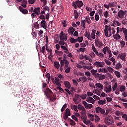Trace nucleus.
Listing matches in <instances>:
<instances>
[{"instance_id": "nucleus-1", "label": "nucleus", "mask_w": 127, "mask_h": 127, "mask_svg": "<svg viewBox=\"0 0 127 127\" xmlns=\"http://www.w3.org/2000/svg\"><path fill=\"white\" fill-rule=\"evenodd\" d=\"M64 69L65 73H67V74L70 73L71 67L69 66V61H65Z\"/></svg>"}, {"instance_id": "nucleus-2", "label": "nucleus", "mask_w": 127, "mask_h": 127, "mask_svg": "<svg viewBox=\"0 0 127 127\" xmlns=\"http://www.w3.org/2000/svg\"><path fill=\"white\" fill-rule=\"evenodd\" d=\"M67 38L68 36H67V34H65L63 31H61L60 33V40H64L65 41H67Z\"/></svg>"}, {"instance_id": "nucleus-3", "label": "nucleus", "mask_w": 127, "mask_h": 127, "mask_svg": "<svg viewBox=\"0 0 127 127\" xmlns=\"http://www.w3.org/2000/svg\"><path fill=\"white\" fill-rule=\"evenodd\" d=\"M80 96L79 94H75V98H73L72 100L73 102H74L75 104H78L79 103H80V101H81V99H80Z\"/></svg>"}, {"instance_id": "nucleus-4", "label": "nucleus", "mask_w": 127, "mask_h": 127, "mask_svg": "<svg viewBox=\"0 0 127 127\" xmlns=\"http://www.w3.org/2000/svg\"><path fill=\"white\" fill-rule=\"evenodd\" d=\"M93 65L97 67V68H99V67H103L105 66V63L101 62H95L93 63Z\"/></svg>"}, {"instance_id": "nucleus-5", "label": "nucleus", "mask_w": 127, "mask_h": 127, "mask_svg": "<svg viewBox=\"0 0 127 127\" xmlns=\"http://www.w3.org/2000/svg\"><path fill=\"white\" fill-rule=\"evenodd\" d=\"M95 110L96 114H99V113H100L101 115H104L106 113V110L102 109L101 107H97L96 108Z\"/></svg>"}, {"instance_id": "nucleus-6", "label": "nucleus", "mask_w": 127, "mask_h": 127, "mask_svg": "<svg viewBox=\"0 0 127 127\" xmlns=\"http://www.w3.org/2000/svg\"><path fill=\"white\" fill-rule=\"evenodd\" d=\"M95 42L96 46L98 47V48H101V47L104 46V44H103L102 41L99 40V39H96Z\"/></svg>"}, {"instance_id": "nucleus-7", "label": "nucleus", "mask_w": 127, "mask_h": 127, "mask_svg": "<svg viewBox=\"0 0 127 127\" xmlns=\"http://www.w3.org/2000/svg\"><path fill=\"white\" fill-rule=\"evenodd\" d=\"M45 94L48 98H50L51 95H53V92L49 88H47L45 91Z\"/></svg>"}, {"instance_id": "nucleus-8", "label": "nucleus", "mask_w": 127, "mask_h": 127, "mask_svg": "<svg viewBox=\"0 0 127 127\" xmlns=\"http://www.w3.org/2000/svg\"><path fill=\"white\" fill-rule=\"evenodd\" d=\"M127 13V12H125L123 10H120L118 13V15L119 17V18H121V19H123L124 17H125V15Z\"/></svg>"}, {"instance_id": "nucleus-9", "label": "nucleus", "mask_w": 127, "mask_h": 127, "mask_svg": "<svg viewBox=\"0 0 127 127\" xmlns=\"http://www.w3.org/2000/svg\"><path fill=\"white\" fill-rule=\"evenodd\" d=\"M83 104L84 105L85 108L87 109V110H91L93 108V105L91 104H88L86 101H83Z\"/></svg>"}, {"instance_id": "nucleus-10", "label": "nucleus", "mask_w": 127, "mask_h": 127, "mask_svg": "<svg viewBox=\"0 0 127 127\" xmlns=\"http://www.w3.org/2000/svg\"><path fill=\"white\" fill-rule=\"evenodd\" d=\"M86 102H87V103H90L91 104H95V100L92 97H88L86 99Z\"/></svg>"}, {"instance_id": "nucleus-11", "label": "nucleus", "mask_w": 127, "mask_h": 127, "mask_svg": "<svg viewBox=\"0 0 127 127\" xmlns=\"http://www.w3.org/2000/svg\"><path fill=\"white\" fill-rule=\"evenodd\" d=\"M55 83L57 86H58V87H61V83H60V79L59 78L55 77Z\"/></svg>"}, {"instance_id": "nucleus-12", "label": "nucleus", "mask_w": 127, "mask_h": 127, "mask_svg": "<svg viewBox=\"0 0 127 127\" xmlns=\"http://www.w3.org/2000/svg\"><path fill=\"white\" fill-rule=\"evenodd\" d=\"M75 3L76 5H77V7H78V8H81V7H82V6H83V5H84L83 4V1H80L79 0H76L75 1Z\"/></svg>"}, {"instance_id": "nucleus-13", "label": "nucleus", "mask_w": 127, "mask_h": 127, "mask_svg": "<svg viewBox=\"0 0 127 127\" xmlns=\"http://www.w3.org/2000/svg\"><path fill=\"white\" fill-rule=\"evenodd\" d=\"M104 91L106 93H110L112 91V86H105L104 87Z\"/></svg>"}, {"instance_id": "nucleus-14", "label": "nucleus", "mask_w": 127, "mask_h": 127, "mask_svg": "<svg viewBox=\"0 0 127 127\" xmlns=\"http://www.w3.org/2000/svg\"><path fill=\"white\" fill-rule=\"evenodd\" d=\"M41 27H43L44 29L47 28V23L45 21V20H43L41 22Z\"/></svg>"}, {"instance_id": "nucleus-15", "label": "nucleus", "mask_w": 127, "mask_h": 127, "mask_svg": "<svg viewBox=\"0 0 127 127\" xmlns=\"http://www.w3.org/2000/svg\"><path fill=\"white\" fill-rule=\"evenodd\" d=\"M126 53H121L119 55V57H120V59L121 60H123V61L126 62Z\"/></svg>"}, {"instance_id": "nucleus-16", "label": "nucleus", "mask_w": 127, "mask_h": 127, "mask_svg": "<svg viewBox=\"0 0 127 127\" xmlns=\"http://www.w3.org/2000/svg\"><path fill=\"white\" fill-rule=\"evenodd\" d=\"M19 9L21 11L22 13L24 14H26L28 12V11L26 9H23V8L21 6H19Z\"/></svg>"}, {"instance_id": "nucleus-17", "label": "nucleus", "mask_w": 127, "mask_h": 127, "mask_svg": "<svg viewBox=\"0 0 127 127\" xmlns=\"http://www.w3.org/2000/svg\"><path fill=\"white\" fill-rule=\"evenodd\" d=\"M74 31H75V28H74L73 27H70L68 29L67 32L70 35H73V33H74Z\"/></svg>"}, {"instance_id": "nucleus-18", "label": "nucleus", "mask_w": 127, "mask_h": 127, "mask_svg": "<svg viewBox=\"0 0 127 127\" xmlns=\"http://www.w3.org/2000/svg\"><path fill=\"white\" fill-rule=\"evenodd\" d=\"M33 12L37 14V15H39L40 14V8L36 7L33 10Z\"/></svg>"}, {"instance_id": "nucleus-19", "label": "nucleus", "mask_w": 127, "mask_h": 127, "mask_svg": "<svg viewBox=\"0 0 127 127\" xmlns=\"http://www.w3.org/2000/svg\"><path fill=\"white\" fill-rule=\"evenodd\" d=\"M91 46H92V49L93 51L95 53L97 56H98L99 53L98 52V51H97V49H96V47H95V46L94 45V44H92Z\"/></svg>"}, {"instance_id": "nucleus-20", "label": "nucleus", "mask_w": 127, "mask_h": 127, "mask_svg": "<svg viewBox=\"0 0 127 127\" xmlns=\"http://www.w3.org/2000/svg\"><path fill=\"white\" fill-rule=\"evenodd\" d=\"M82 81L83 83H86V82H87V77L86 76H82L79 77V81L82 82Z\"/></svg>"}, {"instance_id": "nucleus-21", "label": "nucleus", "mask_w": 127, "mask_h": 127, "mask_svg": "<svg viewBox=\"0 0 127 127\" xmlns=\"http://www.w3.org/2000/svg\"><path fill=\"white\" fill-rule=\"evenodd\" d=\"M64 115L67 116V117H70V116H71V112H70V109H69V108H67L65 110V112Z\"/></svg>"}, {"instance_id": "nucleus-22", "label": "nucleus", "mask_w": 127, "mask_h": 127, "mask_svg": "<svg viewBox=\"0 0 127 127\" xmlns=\"http://www.w3.org/2000/svg\"><path fill=\"white\" fill-rule=\"evenodd\" d=\"M105 119L104 121H109V122H112V120H113V118H112V116L111 115H108L105 116Z\"/></svg>"}, {"instance_id": "nucleus-23", "label": "nucleus", "mask_w": 127, "mask_h": 127, "mask_svg": "<svg viewBox=\"0 0 127 127\" xmlns=\"http://www.w3.org/2000/svg\"><path fill=\"white\" fill-rule=\"evenodd\" d=\"M59 44H60V45H61L62 46H63V45H65L66 47H68V45L67 44V43L65 42V40H60L59 42Z\"/></svg>"}, {"instance_id": "nucleus-24", "label": "nucleus", "mask_w": 127, "mask_h": 127, "mask_svg": "<svg viewBox=\"0 0 127 127\" xmlns=\"http://www.w3.org/2000/svg\"><path fill=\"white\" fill-rule=\"evenodd\" d=\"M64 86L67 89H70L71 88V84L68 81H64Z\"/></svg>"}, {"instance_id": "nucleus-25", "label": "nucleus", "mask_w": 127, "mask_h": 127, "mask_svg": "<svg viewBox=\"0 0 127 127\" xmlns=\"http://www.w3.org/2000/svg\"><path fill=\"white\" fill-rule=\"evenodd\" d=\"M95 86H96L97 88H99V90H103V89H104V85L101 83H96Z\"/></svg>"}, {"instance_id": "nucleus-26", "label": "nucleus", "mask_w": 127, "mask_h": 127, "mask_svg": "<svg viewBox=\"0 0 127 127\" xmlns=\"http://www.w3.org/2000/svg\"><path fill=\"white\" fill-rule=\"evenodd\" d=\"M113 37H114V39H116V40H118V39H121V36L118 33H116L115 35H113Z\"/></svg>"}, {"instance_id": "nucleus-27", "label": "nucleus", "mask_w": 127, "mask_h": 127, "mask_svg": "<svg viewBox=\"0 0 127 127\" xmlns=\"http://www.w3.org/2000/svg\"><path fill=\"white\" fill-rule=\"evenodd\" d=\"M74 16L75 19H78V17H79V13H78L77 10H74Z\"/></svg>"}, {"instance_id": "nucleus-28", "label": "nucleus", "mask_w": 127, "mask_h": 127, "mask_svg": "<svg viewBox=\"0 0 127 127\" xmlns=\"http://www.w3.org/2000/svg\"><path fill=\"white\" fill-rule=\"evenodd\" d=\"M119 91L120 92H122V93L123 92L126 91V86H125L124 85H121L119 88Z\"/></svg>"}, {"instance_id": "nucleus-29", "label": "nucleus", "mask_w": 127, "mask_h": 127, "mask_svg": "<svg viewBox=\"0 0 127 127\" xmlns=\"http://www.w3.org/2000/svg\"><path fill=\"white\" fill-rule=\"evenodd\" d=\"M81 24V26H82V29L84 30V29H85V26L86 25V20H82Z\"/></svg>"}, {"instance_id": "nucleus-30", "label": "nucleus", "mask_w": 127, "mask_h": 127, "mask_svg": "<svg viewBox=\"0 0 127 127\" xmlns=\"http://www.w3.org/2000/svg\"><path fill=\"white\" fill-rule=\"evenodd\" d=\"M85 19V22L86 21L88 24H90L91 22H92V21H91V19L89 16H86Z\"/></svg>"}, {"instance_id": "nucleus-31", "label": "nucleus", "mask_w": 127, "mask_h": 127, "mask_svg": "<svg viewBox=\"0 0 127 127\" xmlns=\"http://www.w3.org/2000/svg\"><path fill=\"white\" fill-rule=\"evenodd\" d=\"M78 109L79 110V111H85V110H86V109H85V107H84V106L79 104L77 106Z\"/></svg>"}, {"instance_id": "nucleus-32", "label": "nucleus", "mask_w": 127, "mask_h": 127, "mask_svg": "<svg viewBox=\"0 0 127 127\" xmlns=\"http://www.w3.org/2000/svg\"><path fill=\"white\" fill-rule=\"evenodd\" d=\"M98 105H105L106 104V100H99L97 102Z\"/></svg>"}, {"instance_id": "nucleus-33", "label": "nucleus", "mask_w": 127, "mask_h": 127, "mask_svg": "<svg viewBox=\"0 0 127 127\" xmlns=\"http://www.w3.org/2000/svg\"><path fill=\"white\" fill-rule=\"evenodd\" d=\"M54 64V66H55V68H56L57 69H58V68H59V67H60V64H59V62H55Z\"/></svg>"}, {"instance_id": "nucleus-34", "label": "nucleus", "mask_w": 127, "mask_h": 127, "mask_svg": "<svg viewBox=\"0 0 127 127\" xmlns=\"http://www.w3.org/2000/svg\"><path fill=\"white\" fill-rule=\"evenodd\" d=\"M55 53H56L57 55H58V56H62V55H63V51H58L57 50H56Z\"/></svg>"}, {"instance_id": "nucleus-35", "label": "nucleus", "mask_w": 127, "mask_h": 127, "mask_svg": "<svg viewBox=\"0 0 127 127\" xmlns=\"http://www.w3.org/2000/svg\"><path fill=\"white\" fill-rule=\"evenodd\" d=\"M123 33L124 34L125 40V41H127V30H124Z\"/></svg>"}, {"instance_id": "nucleus-36", "label": "nucleus", "mask_w": 127, "mask_h": 127, "mask_svg": "<svg viewBox=\"0 0 127 127\" xmlns=\"http://www.w3.org/2000/svg\"><path fill=\"white\" fill-rule=\"evenodd\" d=\"M64 65H65V62H64V61H61L60 66L61 71H62L63 70V68L62 67H63Z\"/></svg>"}, {"instance_id": "nucleus-37", "label": "nucleus", "mask_w": 127, "mask_h": 127, "mask_svg": "<svg viewBox=\"0 0 127 127\" xmlns=\"http://www.w3.org/2000/svg\"><path fill=\"white\" fill-rule=\"evenodd\" d=\"M108 49H109V47L108 46L105 47L103 49L102 52H103L104 54L105 55L107 54V51H108Z\"/></svg>"}, {"instance_id": "nucleus-38", "label": "nucleus", "mask_w": 127, "mask_h": 127, "mask_svg": "<svg viewBox=\"0 0 127 127\" xmlns=\"http://www.w3.org/2000/svg\"><path fill=\"white\" fill-rule=\"evenodd\" d=\"M109 7H115L116 6V3L115 2H110L109 3Z\"/></svg>"}, {"instance_id": "nucleus-39", "label": "nucleus", "mask_w": 127, "mask_h": 127, "mask_svg": "<svg viewBox=\"0 0 127 127\" xmlns=\"http://www.w3.org/2000/svg\"><path fill=\"white\" fill-rule=\"evenodd\" d=\"M120 68H122V64L120 63H118L116 65V69L117 70L120 69Z\"/></svg>"}, {"instance_id": "nucleus-40", "label": "nucleus", "mask_w": 127, "mask_h": 127, "mask_svg": "<svg viewBox=\"0 0 127 127\" xmlns=\"http://www.w3.org/2000/svg\"><path fill=\"white\" fill-rule=\"evenodd\" d=\"M107 71H109V72H110V73H113L114 72V68H112L110 66H107Z\"/></svg>"}, {"instance_id": "nucleus-41", "label": "nucleus", "mask_w": 127, "mask_h": 127, "mask_svg": "<svg viewBox=\"0 0 127 127\" xmlns=\"http://www.w3.org/2000/svg\"><path fill=\"white\" fill-rule=\"evenodd\" d=\"M80 119H81V120H82L83 121H87V120L88 119L87 118V115H83L81 116Z\"/></svg>"}, {"instance_id": "nucleus-42", "label": "nucleus", "mask_w": 127, "mask_h": 127, "mask_svg": "<svg viewBox=\"0 0 127 127\" xmlns=\"http://www.w3.org/2000/svg\"><path fill=\"white\" fill-rule=\"evenodd\" d=\"M97 70L92 69L91 70L90 72L92 74L93 76H95L97 73Z\"/></svg>"}, {"instance_id": "nucleus-43", "label": "nucleus", "mask_w": 127, "mask_h": 127, "mask_svg": "<svg viewBox=\"0 0 127 127\" xmlns=\"http://www.w3.org/2000/svg\"><path fill=\"white\" fill-rule=\"evenodd\" d=\"M48 99H50V100L51 101V102H54V101H56V97H53L52 95L50 96V97H49Z\"/></svg>"}, {"instance_id": "nucleus-44", "label": "nucleus", "mask_w": 127, "mask_h": 127, "mask_svg": "<svg viewBox=\"0 0 127 127\" xmlns=\"http://www.w3.org/2000/svg\"><path fill=\"white\" fill-rule=\"evenodd\" d=\"M115 74L117 78H121V73L118 71H115Z\"/></svg>"}, {"instance_id": "nucleus-45", "label": "nucleus", "mask_w": 127, "mask_h": 127, "mask_svg": "<svg viewBox=\"0 0 127 127\" xmlns=\"http://www.w3.org/2000/svg\"><path fill=\"white\" fill-rule=\"evenodd\" d=\"M94 117L95 118V122H97V123H98V122H100V117L98 115L95 114L94 115Z\"/></svg>"}, {"instance_id": "nucleus-46", "label": "nucleus", "mask_w": 127, "mask_h": 127, "mask_svg": "<svg viewBox=\"0 0 127 127\" xmlns=\"http://www.w3.org/2000/svg\"><path fill=\"white\" fill-rule=\"evenodd\" d=\"M95 20L96 21H99V19H100V16H99V14L96 13L95 14Z\"/></svg>"}, {"instance_id": "nucleus-47", "label": "nucleus", "mask_w": 127, "mask_h": 127, "mask_svg": "<svg viewBox=\"0 0 127 127\" xmlns=\"http://www.w3.org/2000/svg\"><path fill=\"white\" fill-rule=\"evenodd\" d=\"M76 40L78 42H82L83 41V37H78L76 39Z\"/></svg>"}, {"instance_id": "nucleus-48", "label": "nucleus", "mask_w": 127, "mask_h": 127, "mask_svg": "<svg viewBox=\"0 0 127 127\" xmlns=\"http://www.w3.org/2000/svg\"><path fill=\"white\" fill-rule=\"evenodd\" d=\"M103 15L106 18H108V17L109 16V12H108V11H104Z\"/></svg>"}, {"instance_id": "nucleus-49", "label": "nucleus", "mask_w": 127, "mask_h": 127, "mask_svg": "<svg viewBox=\"0 0 127 127\" xmlns=\"http://www.w3.org/2000/svg\"><path fill=\"white\" fill-rule=\"evenodd\" d=\"M66 108H67V104H65L63 105L62 108L61 110L62 113H63V112H64V111L65 110V109H66Z\"/></svg>"}, {"instance_id": "nucleus-50", "label": "nucleus", "mask_w": 127, "mask_h": 127, "mask_svg": "<svg viewBox=\"0 0 127 127\" xmlns=\"http://www.w3.org/2000/svg\"><path fill=\"white\" fill-rule=\"evenodd\" d=\"M118 88V83H115L114 86L112 87L113 91H116V89Z\"/></svg>"}, {"instance_id": "nucleus-51", "label": "nucleus", "mask_w": 127, "mask_h": 127, "mask_svg": "<svg viewBox=\"0 0 127 127\" xmlns=\"http://www.w3.org/2000/svg\"><path fill=\"white\" fill-rule=\"evenodd\" d=\"M105 78H106V76H105V75H101L99 76V78H98V80H99V81H101L102 80H104V79H105Z\"/></svg>"}, {"instance_id": "nucleus-52", "label": "nucleus", "mask_w": 127, "mask_h": 127, "mask_svg": "<svg viewBox=\"0 0 127 127\" xmlns=\"http://www.w3.org/2000/svg\"><path fill=\"white\" fill-rule=\"evenodd\" d=\"M70 126H75L76 125V123L75 122V121H74V120H72V119H70Z\"/></svg>"}, {"instance_id": "nucleus-53", "label": "nucleus", "mask_w": 127, "mask_h": 127, "mask_svg": "<svg viewBox=\"0 0 127 127\" xmlns=\"http://www.w3.org/2000/svg\"><path fill=\"white\" fill-rule=\"evenodd\" d=\"M104 61H105L106 64H107V65H108L109 66H110V65H111V64H112V62H110L109 60H108L107 59H105Z\"/></svg>"}, {"instance_id": "nucleus-54", "label": "nucleus", "mask_w": 127, "mask_h": 127, "mask_svg": "<svg viewBox=\"0 0 127 127\" xmlns=\"http://www.w3.org/2000/svg\"><path fill=\"white\" fill-rule=\"evenodd\" d=\"M84 36L89 39H90V38H91V34H90L89 33L86 32V33L84 34Z\"/></svg>"}, {"instance_id": "nucleus-55", "label": "nucleus", "mask_w": 127, "mask_h": 127, "mask_svg": "<svg viewBox=\"0 0 127 127\" xmlns=\"http://www.w3.org/2000/svg\"><path fill=\"white\" fill-rule=\"evenodd\" d=\"M46 49V48L45 47V46H44L42 47V48L41 49V52H42L43 54H44V53L45 52V50Z\"/></svg>"}, {"instance_id": "nucleus-56", "label": "nucleus", "mask_w": 127, "mask_h": 127, "mask_svg": "<svg viewBox=\"0 0 127 127\" xmlns=\"http://www.w3.org/2000/svg\"><path fill=\"white\" fill-rule=\"evenodd\" d=\"M77 42V40L74 39V38H70V43H76Z\"/></svg>"}, {"instance_id": "nucleus-57", "label": "nucleus", "mask_w": 127, "mask_h": 127, "mask_svg": "<svg viewBox=\"0 0 127 127\" xmlns=\"http://www.w3.org/2000/svg\"><path fill=\"white\" fill-rule=\"evenodd\" d=\"M115 114L117 116H123V112L119 111H116Z\"/></svg>"}, {"instance_id": "nucleus-58", "label": "nucleus", "mask_w": 127, "mask_h": 127, "mask_svg": "<svg viewBox=\"0 0 127 127\" xmlns=\"http://www.w3.org/2000/svg\"><path fill=\"white\" fill-rule=\"evenodd\" d=\"M104 121L106 125H107V126H111V125H112V123L109 122L110 121L109 120H104Z\"/></svg>"}, {"instance_id": "nucleus-59", "label": "nucleus", "mask_w": 127, "mask_h": 127, "mask_svg": "<svg viewBox=\"0 0 127 127\" xmlns=\"http://www.w3.org/2000/svg\"><path fill=\"white\" fill-rule=\"evenodd\" d=\"M122 23H123L124 24V25H127V19H123L122 20Z\"/></svg>"}, {"instance_id": "nucleus-60", "label": "nucleus", "mask_w": 127, "mask_h": 127, "mask_svg": "<svg viewBox=\"0 0 127 127\" xmlns=\"http://www.w3.org/2000/svg\"><path fill=\"white\" fill-rule=\"evenodd\" d=\"M80 98H81L82 100H86V98H87V95L82 94L81 96H80Z\"/></svg>"}, {"instance_id": "nucleus-61", "label": "nucleus", "mask_w": 127, "mask_h": 127, "mask_svg": "<svg viewBox=\"0 0 127 127\" xmlns=\"http://www.w3.org/2000/svg\"><path fill=\"white\" fill-rule=\"evenodd\" d=\"M85 76H87V77H91V72L89 71H86L85 72Z\"/></svg>"}, {"instance_id": "nucleus-62", "label": "nucleus", "mask_w": 127, "mask_h": 127, "mask_svg": "<svg viewBox=\"0 0 127 127\" xmlns=\"http://www.w3.org/2000/svg\"><path fill=\"white\" fill-rule=\"evenodd\" d=\"M71 118L75 122H78V118H77V117L76 116H75V115H72Z\"/></svg>"}, {"instance_id": "nucleus-63", "label": "nucleus", "mask_w": 127, "mask_h": 127, "mask_svg": "<svg viewBox=\"0 0 127 127\" xmlns=\"http://www.w3.org/2000/svg\"><path fill=\"white\" fill-rule=\"evenodd\" d=\"M122 118L125 120L126 122H127V114H123L122 115Z\"/></svg>"}, {"instance_id": "nucleus-64", "label": "nucleus", "mask_w": 127, "mask_h": 127, "mask_svg": "<svg viewBox=\"0 0 127 127\" xmlns=\"http://www.w3.org/2000/svg\"><path fill=\"white\" fill-rule=\"evenodd\" d=\"M122 95L123 97H127V92L126 91L123 92Z\"/></svg>"}]
</instances>
